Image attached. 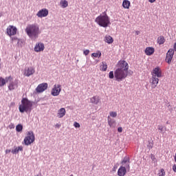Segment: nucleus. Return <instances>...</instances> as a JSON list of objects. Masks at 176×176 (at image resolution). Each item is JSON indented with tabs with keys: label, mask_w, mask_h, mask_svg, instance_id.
Wrapping results in <instances>:
<instances>
[{
	"label": "nucleus",
	"mask_w": 176,
	"mask_h": 176,
	"mask_svg": "<svg viewBox=\"0 0 176 176\" xmlns=\"http://www.w3.org/2000/svg\"><path fill=\"white\" fill-rule=\"evenodd\" d=\"M116 67L114 74L112 71L109 73V78L110 79L115 78L117 82H122L129 75V63L124 60H120L118 62Z\"/></svg>",
	"instance_id": "nucleus-1"
},
{
	"label": "nucleus",
	"mask_w": 176,
	"mask_h": 176,
	"mask_svg": "<svg viewBox=\"0 0 176 176\" xmlns=\"http://www.w3.org/2000/svg\"><path fill=\"white\" fill-rule=\"evenodd\" d=\"M25 31L30 39H36L39 34V27L34 24L29 25L26 27Z\"/></svg>",
	"instance_id": "nucleus-2"
},
{
	"label": "nucleus",
	"mask_w": 176,
	"mask_h": 176,
	"mask_svg": "<svg viewBox=\"0 0 176 176\" xmlns=\"http://www.w3.org/2000/svg\"><path fill=\"white\" fill-rule=\"evenodd\" d=\"M19 112L24 113V112H31L32 110V102L27 98H23L21 104L19 107Z\"/></svg>",
	"instance_id": "nucleus-3"
},
{
	"label": "nucleus",
	"mask_w": 176,
	"mask_h": 176,
	"mask_svg": "<svg viewBox=\"0 0 176 176\" xmlns=\"http://www.w3.org/2000/svg\"><path fill=\"white\" fill-rule=\"evenodd\" d=\"M95 21L100 27L107 28L109 24H111V21L109 20V16L105 12L97 16Z\"/></svg>",
	"instance_id": "nucleus-4"
},
{
	"label": "nucleus",
	"mask_w": 176,
	"mask_h": 176,
	"mask_svg": "<svg viewBox=\"0 0 176 176\" xmlns=\"http://www.w3.org/2000/svg\"><path fill=\"white\" fill-rule=\"evenodd\" d=\"M35 141V135L32 131H30L27 133V136L24 138V144L27 146L31 145Z\"/></svg>",
	"instance_id": "nucleus-5"
},
{
	"label": "nucleus",
	"mask_w": 176,
	"mask_h": 176,
	"mask_svg": "<svg viewBox=\"0 0 176 176\" xmlns=\"http://www.w3.org/2000/svg\"><path fill=\"white\" fill-rule=\"evenodd\" d=\"M60 93H61V85L55 84L51 91L52 96L57 97V96L60 95Z\"/></svg>",
	"instance_id": "nucleus-6"
},
{
	"label": "nucleus",
	"mask_w": 176,
	"mask_h": 176,
	"mask_svg": "<svg viewBox=\"0 0 176 176\" xmlns=\"http://www.w3.org/2000/svg\"><path fill=\"white\" fill-rule=\"evenodd\" d=\"M151 76L158 78H162V76H163L162 69L160 67H156L153 69L151 72Z\"/></svg>",
	"instance_id": "nucleus-7"
},
{
	"label": "nucleus",
	"mask_w": 176,
	"mask_h": 176,
	"mask_svg": "<svg viewBox=\"0 0 176 176\" xmlns=\"http://www.w3.org/2000/svg\"><path fill=\"white\" fill-rule=\"evenodd\" d=\"M173 57H174V50L170 48L168 50V51L166 53V56L165 58L166 63H167L168 64H171V61Z\"/></svg>",
	"instance_id": "nucleus-8"
},
{
	"label": "nucleus",
	"mask_w": 176,
	"mask_h": 176,
	"mask_svg": "<svg viewBox=\"0 0 176 176\" xmlns=\"http://www.w3.org/2000/svg\"><path fill=\"white\" fill-rule=\"evenodd\" d=\"M17 34V28L16 26L10 25L7 28V34L9 36H12L13 35H16Z\"/></svg>",
	"instance_id": "nucleus-9"
},
{
	"label": "nucleus",
	"mask_w": 176,
	"mask_h": 176,
	"mask_svg": "<svg viewBox=\"0 0 176 176\" xmlns=\"http://www.w3.org/2000/svg\"><path fill=\"white\" fill-rule=\"evenodd\" d=\"M150 83L152 89H156L157 85H159V78L157 77L151 76L150 78Z\"/></svg>",
	"instance_id": "nucleus-10"
},
{
	"label": "nucleus",
	"mask_w": 176,
	"mask_h": 176,
	"mask_svg": "<svg viewBox=\"0 0 176 176\" xmlns=\"http://www.w3.org/2000/svg\"><path fill=\"white\" fill-rule=\"evenodd\" d=\"M34 74H35V69H34V67H28L27 69H25V72H24L25 76L30 77L31 76V75H34Z\"/></svg>",
	"instance_id": "nucleus-11"
},
{
	"label": "nucleus",
	"mask_w": 176,
	"mask_h": 176,
	"mask_svg": "<svg viewBox=\"0 0 176 176\" xmlns=\"http://www.w3.org/2000/svg\"><path fill=\"white\" fill-rule=\"evenodd\" d=\"M45 49V44L42 43H38L34 47V52H43Z\"/></svg>",
	"instance_id": "nucleus-12"
},
{
	"label": "nucleus",
	"mask_w": 176,
	"mask_h": 176,
	"mask_svg": "<svg viewBox=\"0 0 176 176\" xmlns=\"http://www.w3.org/2000/svg\"><path fill=\"white\" fill-rule=\"evenodd\" d=\"M17 80H15L14 81H13V80L9 82L8 85V90H10V91H12V90H14V89H16V87H17Z\"/></svg>",
	"instance_id": "nucleus-13"
},
{
	"label": "nucleus",
	"mask_w": 176,
	"mask_h": 176,
	"mask_svg": "<svg viewBox=\"0 0 176 176\" xmlns=\"http://www.w3.org/2000/svg\"><path fill=\"white\" fill-rule=\"evenodd\" d=\"M126 168H125L123 166H120L118 170V176L126 175V174L127 173V170Z\"/></svg>",
	"instance_id": "nucleus-14"
},
{
	"label": "nucleus",
	"mask_w": 176,
	"mask_h": 176,
	"mask_svg": "<svg viewBox=\"0 0 176 176\" xmlns=\"http://www.w3.org/2000/svg\"><path fill=\"white\" fill-rule=\"evenodd\" d=\"M144 53H145L146 56H152V54H153V53H155V48H153L152 47H147L144 50Z\"/></svg>",
	"instance_id": "nucleus-15"
},
{
	"label": "nucleus",
	"mask_w": 176,
	"mask_h": 176,
	"mask_svg": "<svg viewBox=\"0 0 176 176\" xmlns=\"http://www.w3.org/2000/svg\"><path fill=\"white\" fill-rule=\"evenodd\" d=\"M36 93H43L45 91V82H43L37 86L36 88Z\"/></svg>",
	"instance_id": "nucleus-16"
},
{
	"label": "nucleus",
	"mask_w": 176,
	"mask_h": 176,
	"mask_svg": "<svg viewBox=\"0 0 176 176\" xmlns=\"http://www.w3.org/2000/svg\"><path fill=\"white\" fill-rule=\"evenodd\" d=\"M90 102L91 104H94L95 105L98 104L100 102V96H95L90 98Z\"/></svg>",
	"instance_id": "nucleus-17"
},
{
	"label": "nucleus",
	"mask_w": 176,
	"mask_h": 176,
	"mask_svg": "<svg viewBox=\"0 0 176 176\" xmlns=\"http://www.w3.org/2000/svg\"><path fill=\"white\" fill-rule=\"evenodd\" d=\"M107 122H108V124H109V126H110V127H115L116 126V121H115V120L111 118L110 116L107 117Z\"/></svg>",
	"instance_id": "nucleus-18"
},
{
	"label": "nucleus",
	"mask_w": 176,
	"mask_h": 176,
	"mask_svg": "<svg viewBox=\"0 0 176 176\" xmlns=\"http://www.w3.org/2000/svg\"><path fill=\"white\" fill-rule=\"evenodd\" d=\"M65 113H67L65 108H61L58 111L57 116L58 118H64V116H65Z\"/></svg>",
	"instance_id": "nucleus-19"
},
{
	"label": "nucleus",
	"mask_w": 176,
	"mask_h": 176,
	"mask_svg": "<svg viewBox=\"0 0 176 176\" xmlns=\"http://www.w3.org/2000/svg\"><path fill=\"white\" fill-rule=\"evenodd\" d=\"M104 42H106V43H109V45H111V43H113V38H112V36L110 35H106L104 37Z\"/></svg>",
	"instance_id": "nucleus-20"
},
{
	"label": "nucleus",
	"mask_w": 176,
	"mask_h": 176,
	"mask_svg": "<svg viewBox=\"0 0 176 176\" xmlns=\"http://www.w3.org/2000/svg\"><path fill=\"white\" fill-rule=\"evenodd\" d=\"M23 151V146H19L18 147H16L14 149L12 150L11 152L13 155H17L19 151Z\"/></svg>",
	"instance_id": "nucleus-21"
},
{
	"label": "nucleus",
	"mask_w": 176,
	"mask_h": 176,
	"mask_svg": "<svg viewBox=\"0 0 176 176\" xmlns=\"http://www.w3.org/2000/svg\"><path fill=\"white\" fill-rule=\"evenodd\" d=\"M100 69L103 72H105V71L108 69V65H107L106 62H102V63L100 64Z\"/></svg>",
	"instance_id": "nucleus-22"
},
{
	"label": "nucleus",
	"mask_w": 176,
	"mask_h": 176,
	"mask_svg": "<svg viewBox=\"0 0 176 176\" xmlns=\"http://www.w3.org/2000/svg\"><path fill=\"white\" fill-rule=\"evenodd\" d=\"M122 164H126V168L130 170V160L128 158H124L122 162Z\"/></svg>",
	"instance_id": "nucleus-23"
},
{
	"label": "nucleus",
	"mask_w": 176,
	"mask_h": 176,
	"mask_svg": "<svg viewBox=\"0 0 176 176\" xmlns=\"http://www.w3.org/2000/svg\"><path fill=\"white\" fill-rule=\"evenodd\" d=\"M124 9H130V2L129 0H124L122 2Z\"/></svg>",
	"instance_id": "nucleus-24"
},
{
	"label": "nucleus",
	"mask_w": 176,
	"mask_h": 176,
	"mask_svg": "<svg viewBox=\"0 0 176 176\" xmlns=\"http://www.w3.org/2000/svg\"><path fill=\"white\" fill-rule=\"evenodd\" d=\"M36 16L40 17V19H42V17H45V8H43L41 10H39L37 12Z\"/></svg>",
	"instance_id": "nucleus-25"
},
{
	"label": "nucleus",
	"mask_w": 176,
	"mask_h": 176,
	"mask_svg": "<svg viewBox=\"0 0 176 176\" xmlns=\"http://www.w3.org/2000/svg\"><path fill=\"white\" fill-rule=\"evenodd\" d=\"M165 42H166V39L164 38V36H160V37H158L157 43L159 45H163V43H164Z\"/></svg>",
	"instance_id": "nucleus-26"
},
{
	"label": "nucleus",
	"mask_w": 176,
	"mask_h": 176,
	"mask_svg": "<svg viewBox=\"0 0 176 176\" xmlns=\"http://www.w3.org/2000/svg\"><path fill=\"white\" fill-rule=\"evenodd\" d=\"M61 8H65L68 7V1L67 0H61L60 2Z\"/></svg>",
	"instance_id": "nucleus-27"
},
{
	"label": "nucleus",
	"mask_w": 176,
	"mask_h": 176,
	"mask_svg": "<svg viewBox=\"0 0 176 176\" xmlns=\"http://www.w3.org/2000/svg\"><path fill=\"white\" fill-rule=\"evenodd\" d=\"M91 57H94L95 58H100V57H101V51H97L96 53L91 54Z\"/></svg>",
	"instance_id": "nucleus-28"
},
{
	"label": "nucleus",
	"mask_w": 176,
	"mask_h": 176,
	"mask_svg": "<svg viewBox=\"0 0 176 176\" xmlns=\"http://www.w3.org/2000/svg\"><path fill=\"white\" fill-rule=\"evenodd\" d=\"M16 131L17 133H21L23 131V124H19L16 126Z\"/></svg>",
	"instance_id": "nucleus-29"
},
{
	"label": "nucleus",
	"mask_w": 176,
	"mask_h": 176,
	"mask_svg": "<svg viewBox=\"0 0 176 176\" xmlns=\"http://www.w3.org/2000/svg\"><path fill=\"white\" fill-rule=\"evenodd\" d=\"M12 80H13V77H12V76L6 77L4 78L5 85H6V83H8V82H9V83H10Z\"/></svg>",
	"instance_id": "nucleus-30"
},
{
	"label": "nucleus",
	"mask_w": 176,
	"mask_h": 176,
	"mask_svg": "<svg viewBox=\"0 0 176 176\" xmlns=\"http://www.w3.org/2000/svg\"><path fill=\"white\" fill-rule=\"evenodd\" d=\"M157 176H166V171L164 170V168H161L158 173H157Z\"/></svg>",
	"instance_id": "nucleus-31"
},
{
	"label": "nucleus",
	"mask_w": 176,
	"mask_h": 176,
	"mask_svg": "<svg viewBox=\"0 0 176 176\" xmlns=\"http://www.w3.org/2000/svg\"><path fill=\"white\" fill-rule=\"evenodd\" d=\"M109 115L111 118H116V116H118V113L116 111H110Z\"/></svg>",
	"instance_id": "nucleus-32"
},
{
	"label": "nucleus",
	"mask_w": 176,
	"mask_h": 176,
	"mask_svg": "<svg viewBox=\"0 0 176 176\" xmlns=\"http://www.w3.org/2000/svg\"><path fill=\"white\" fill-rule=\"evenodd\" d=\"M5 85V78L0 77V87H2Z\"/></svg>",
	"instance_id": "nucleus-33"
},
{
	"label": "nucleus",
	"mask_w": 176,
	"mask_h": 176,
	"mask_svg": "<svg viewBox=\"0 0 176 176\" xmlns=\"http://www.w3.org/2000/svg\"><path fill=\"white\" fill-rule=\"evenodd\" d=\"M74 126L76 127V129H79V127H80V124L76 122H74Z\"/></svg>",
	"instance_id": "nucleus-34"
},
{
	"label": "nucleus",
	"mask_w": 176,
	"mask_h": 176,
	"mask_svg": "<svg viewBox=\"0 0 176 176\" xmlns=\"http://www.w3.org/2000/svg\"><path fill=\"white\" fill-rule=\"evenodd\" d=\"M89 53H90V50H85L83 51V54H85V56H88Z\"/></svg>",
	"instance_id": "nucleus-35"
},
{
	"label": "nucleus",
	"mask_w": 176,
	"mask_h": 176,
	"mask_svg": "<svg viewBox=\"0 0 176 176\" xmlns=\"http://www.w3.org/2000/svg\"><path fill=\"white\" fill-rule=\"evenodd\" d=\"M118 133H122L123 131V128L122 126H120L118 128Z\"/></svg>",
	"instance_id": "nucleus-36"
},
{
	"label": "nucleus",
	"mask_w": 176,
	"mask_h": 176,
	"mask_svg": "<svg viewBox=\"0 0 176 176\" xmlns=\"http://www.w3.org/2000/svg\"><path fill=\"white\" fill-rule=\"evenodd\" d=\"M163 129H164L163 126H160V125L158 126V130H160V131H163Z\"/></svg>",
	"instance_id": "nucleus-37"
},
{
	"label": "nucleus",
	"mask_w": 176,
	"mask_h": 176,
	"mask_svg": "<svg viewBox=\"0 0 176 176\" xmlns=\"http://www.w3.org/2000/svg\"><path fill=\"white\" fill-rule=\"evenodd\" d=\"M47 14H49V11L46 9H45V16L46 17V16H47Z\"/></svg>",
	"instance_id": "nucleus-38"
},
{
	"label": "nucleus",
	"mask_w": 176,
	"mask_h": 176,
	"mask_svg": "<svg viewBox=\"0 0 176 176\" xmlns=\"http://www.w3.org/2000/svg\"><path fill=\"white\" fill-rule=\"evenodd\" d=\"M55 127H56V129H60V128L61 127V124H56L55 125Z\"/></svg>",
	"instance_id": "nucleus-39"
},
{
	"label": "nucleus",
	"mask_w": 176,
	"mask_h": 176,
	"mask_svg": "<svg viewBox=\"0 0 176 176\" xmlns=\"http://www.w3.org/2000/svg\"><path fill=\"white\" fill-rule=\"evenodd\" d=\"M173 170L174 171V173H176V165L175 164H174L173 166Z\"/></svg>",
	"instance_id": "nucleus-40"
},
{
	"label": "nucleus",
	"mask_w": 176,
	"mask_h": 176,
	"mask_svg": "<svg viewBox=\"0 0 176 176\" xmlns=\"http://www.w3.org/2000/svg\"><path fill=\"white\" fill-rule=\"evenodd\" d=\"M151 160H153V162H154V160H156V157H155V155H151Z\"/></svg>",
	"instance_id": "nucleus-41"
},
{
	"label": "nucleus",
	"mask_w": 176,
	"mask_h": 176,
	"mask_svg": "<svg viewBox=\"0 0 176 176\" xmlns=\"http://www.w3.org/2000/svg\"><path fill=\"white\" fill-rule=\"evenodd\" d=\"M150 3H155L156 2V0H148Z\"/></svg>",
	"instance_id": "nucleus-42"
},
{
	"label": "nucleus",
	"mask_w": 176,
	"mask_h": 176,
	"mask_svg": "<svg viewBox=\"0 0 176 176\" xmlns=\"http://www.w3.org/2000/svg\"><path fill=\"white\" fill-rule=\"evenodd\" d=\"M10 129H14V124H11L10 125Z\"/></svg>",
	"instance_id": "nucleus-43"
},
{
	"label": "nucleus",
	"mask_w": 176,
	"mask_h": 176,
	"mask_svg": "<svg viewBox=\"0 0 176 176\" xmlns=\"http://www.w3.org/2000/svg\"><path fill=\"white\" fill-rule=\"evenodd\" d=\"M173 50H175V52H176V43H175L173 45Z\"/></svg>",
	"instance_id": "nucleus-44"
},
{
	"label": "nucleus",
	"mask_w": 176,
	"mask_h": 176,
	"mask_svg": "<svg viewBox=\"0 0 176 176\" xmlns=\"http://www.w3.org/2000/svg\"><path fill=\"white\" fill-rule=\"evenodd\" d=\"M10 152H12L11 150H9V149L6 150V153H10Z\"/></svg>",
	"instance_id": "nucleus-45"
},
{
	"label": "nucleus",
	"mask_w": 176,
	"mask_h": 176,
	"mask_svg": "<svg viewBox=\"0 0 176 176\" xmlns=\"http://www.w3.org/2000/svg\"><path fill=\"white\" fill-rule=\"evenodd\" d=\"M46 89H47V83H45V90H46Z\"/></svg>",
	"instance_id": "nucleus-46"
},
{
	"label": "nucleus",
	"mask_w": 176,
	"mask_h": 176,
	"mask_svg": "<svg viewBox=\"0 0 176 176\" xmlns=\"http://www.w3.org/2000/svg\"><path fill=\"white\" fill-rule=\"evenodd\" d=\"M150 148H153V146H152V145H151V146H150Z\"/></svg>",
	"instance_id": "nucleus-47"
},
{
	"label": "nucleus",
	"mask_w": 176,
	"mask_h": 176,
	"mask_svg": "<svg viewBox=\"0 0 176 176\" xmlns=\"http://www.w3.org/2000/svg\"><path fill=\"white\" fill-rule=\"evenodd\" d=\"M140 32H136V33H137V35H138V33H139Z\"/></svg>",
	"instance_id": "nucleus-48"
},
{
	"label": "nucleus",
	"mask_w": 176,
	"mask_h": 176,
	"mask_svg": "<svg viewBox=\"0 0 176 176\" xmlns=\"http://www.w3.org/2000/svg\"><path fill=\"white\" fill-rule=\"evenodd\" d=\"M14 39H17V38H14Z\"/></svg>",
	"instance_id": "nucleus-49"
},
{
	"label": "nucleus",
	"mask_w": 176,
	"mask_h": 176,
	"mask_svg": "<svg viewBox=\"0 0 176 176\" xmlns=\"http://www.w3.org/2000/svg\"><path fill=\"white\" fill-rule=\"evenodd\" d=\"M70 176H74V175H71Z\"/></svg>",
	"instance_id": "nucleus-50"
},
{
	"label": "nucleus",
	"mask_w": 176,
	"mask_h": 176,
	"mask_svg": "<svg viewBox=\"0 0 176 176\" xmlns=\"http://www.w3.org/2000/svg\"><path fill=\"white\" fill-rule=\"evenodd\" d=\"M0 68H1V63H0Z\"/></svg>",
	"instance_id": "nucleus-51"
}]
</instances>
